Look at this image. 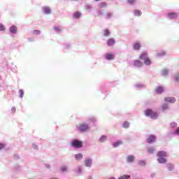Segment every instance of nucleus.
<instances>
[{"mask_svg": "<svg viewBox=\"0 0 179 179\" xmlns=\"http://www.w3.org/2000/svg\"><path fill=\"white\" fill-rule=\"evenodd\" d=\"M157 162L159 163V164H166L167 163V152L166 151H159L157 154Z\"/></svg>", "mask_w": 179, "mask_h": 179, "instance_id": "obj_1", "label": "nucleus"}, {"mask_svg": "<svg viewBox=\"0 0 179 179\" xmlns=\"http://www.w3.org/2000/svg\"><path fill=\"white\" fill-rule=\"evenodd\" d=\"M76 128L77 131L81 134H85L87 132V131L90 130V126L89 125V123H87L86 122H82L79 125H77Z\"/></svg>", "mask_w": 179, "mask_h": 179, "instance_id": "obj_2", "label": "nucleus"}, {"mask_svg": "<svg viewBox=\"0 0 179 179\" xmlns=\"http://www.w3.org/2000/svg\"><path fill=\"white\" fill-rule=\"evenodd\" d=\"M145 114L146 117H149L151 118V120H157V118H159V113H157V112L153 111V110L150 108H148L145 111Z\"/></svg>", "mask_w": 179, "mask_h": 179, "instance_id": "obj_3", "label": "nucleus"}, {"mask_svg": "<svg viewBox=\"0 0 179 179\" xmlns=\"http://www.w3.org/2000/svg\"><path fill=\"white\" fill-rule=\"evenodd\" d=\"M71 146L75 149H80L83 146V142L79 139H73L71 143Z\"/></svg>", "mask_w": 179, "mask_h": 179, "instance_id": "obj_4", "label": "nucleus"}, {"mask_svg": "<svg viewBox=\"0 0 179 179\" xmlns=\"http://www.w3.org/2000/svg\"><path fill=\"white\" fill-rule=\"evenodd\" d=\"M167 17L170 20H174L175 19H177V17H178V14L174 12H169L167 13Z\"/></svg>", "mask_w": 179, "mask_h": 179, "instance_id": "obj_5", "label": "nucleus"}, {"mask_svg": "<svg viewBox=\"0 0 179 179\" xmlns=\"http://www.w3.org/2000/svg\"><path fill=\"white\" fill-rule=\"evenodd\" d=\"M156 136L151 134L148 136V138H147L146 139V142L147 143H149L150 145L152 143H155V142H156Z\"/></svg>", "mask_w": 179, "mask_h": 179, "instance_id": "obj_6", "label": "nucleus"}, {"mask_svg": "<svg viewBox=\"0 0 179 179\" xmlns=\"http://www.w3.org/2000/svg\"><path fill=\"white\" fill-rule=\"evenodd\" d=\"M93 164V159L88 157L85 159V167H87L88 169H90L92 167V165Z\"/></svg>", "mask_w": 179, "mask_h": 179, "instance_id": "obj_7", "label": "nucleus"}, {"mask_svg": "<svg viewBox=\"0 0 179 179\" xmlns=\"http://www.w3.org/2000/svg\"><path fill=\"white\" fill-rule=\"evenodd\" d=\"M126 162L128 164H132L135 162V156L129 155L126 157Z\"/></svg>", "mask_w": 179, "mask_h": 179, "instance_id": "obj_8", "label": "nucleus"}, {"mask_svg": "<svg viewBox=\"0 0 179 179\" xmlns=\"http://www.w3.org/2000/svg\"><path fill=\"white\" fill-rule=\"evenodd\" d=\"M133 65L135 68H138L139 69L143 66V62H141L140 60H134L133 62Z\"/></svg>", "mask_w": 179, "mask_h": 179, "instance_id": "obj_9", "label": "nucleus"}, {"mask_svg": "<svg viewBox=\"0 0 179 179\" xmlns=\"http://www.w3.org/2000/svg\"><path fill=\"white\" fill-rule=\"evenodd\" d=\"M9 33L10 34H17V27L16 25H12L9 27Z\"/></svg>", "mask_w": 179, "mask_h": 179, "instance_id": "obj_10", "label": "nucleus"}, {"mask_svg": "<svg viewBox=\"0 0 179 179\" xmlns=\"http://www.w3.org/2000/svg\"><path fill=\"white\" fill-rule=\"evenodd\" d=\"M164 101L166 103H174L177 101V99L174 96H168L164 99Z\"/></svg>", "mask_w": 179, "mask_h": 179, "instance_id": "obj_11", "label": "nucleus"}, {"mask_svg": "<svg viewBox=\"0 0 179 179\" xmlns=\"http://www.w3.org/2000/svg\"><path fill=\"white\" fill-rule=\"evenodd\" d=\"M104 57L105 59H106L107 61H113V59H114V58L115 57V56L111 53H106L104 55Z\"/></svg>", "mask_w": 179, "mask_h": 179, "instance_id": "obj_12", "label": "nucleus"}, {"mask_svg": "<svg viewBox=\"0 0 179 179\" xmlns=\"http://www.w3.org/2000/svg\"><path fill=\"white\" fill-rule=\"evenodd\" d=\"M141 47H142V45L141 44L140 42H135L133 44V50H134V51H139Z\"/></svg>", "mask_w": 179, "mask_h": 179, "instance_id": "obj_13", "label": "nucleus"}, {"mask_svg": "<svg viewBox=\"0 0 179 179\" xmlns=\"http://www.w3.org/2000/svg\"><path fill=\"white\" fill-rule=\"evenodd\" d=\"M135 89L139 90V89H146V85L141 83H137L134 85Z\"/></svg>", "mask_w": 179, "mask_h": 179, "instance_id": "obj_14", "label": "nucleus"}, {"mask_svg": "<svg viewBox=\"0 0 179 179\" xmlns=\"http://www.w3.org/2000/svg\"><path fill=\"white\" fill-rule=\"evenodd\" d=\"M74 172L78 176H82L83 174V171L82 170V166H78L74 170Z\"/></svg>", "mask_w": 179, "mask_h": 179, "instance_id": "obj_15", "label": "nucleus"}, {"mask_svg": "<svg viewBox=\"0 0 179 179\" xmlns=\"http://www.w3.org/2000/svg\"><path fill=\"white\" fill-rule=\"evenodd\" d=\"M148 58H149V56L148 55V52H143L141 54V55L139 56V59H141V61H144L145 59H147Z\"/></svg>", "mask_w": 179, "mask_h": 179, "instance_id": "obj_16", "label": "nucleus"}, {"mask_svg": "<svg viewBox=\"0 0 179 179\" xmlns=\"http://www.w3.org/2000/svg\"><path fill=\"white\" fill-rule=\"evenodd\" d=\"M85 122L87 124H89V126L90 127L91 124H94V122H96V117L91 116V117H88V119L87 120V121Z\"/></svg>", "mask_w": 179, "mask_h": 179, "instance_id": "obj_17", "label": "nucleus"}, {"mask_svg": "<svg viewBox=\"0 0 179 179\" xmlns=\"http://www.w3.org/2000/svg\"><path fill=\"white\" fill-rule=\"evenodd\" d=\"M42 10L45 15H51V8H50V7H43Z\"/></svg>", "mask_w": 179, "mask_h": 179, "instance_id": "obj_18", "label": "nucleus"}, {"mask_svg": "<svg viewBox=\"0 0 179 179\" xmlns=\"http://www.w3.org/2000/svg\"><path fill=\"white\" fill-rule=\"evenodd\" d=\"M155 150L156 149L153 146H149L147 148V153H148V155H153Z\"/></svg>", "mask_w": 179, "mask_h": 179, "instance_id": "obj_19", "label": "nucleus"}, {"mask_svg": "<svg viewBox=\"0 0 179 179\" xmlns=\"http://www.w3.org/2000/svg\"><path fill=\"white\" fill-rule=\"evenodd\" d=\"M108 140V136H107L106 135H102L99 139V141L101 143H104V142H107V141Z\"/></svg>", "mask_w": 179, "mask_h": 179, "instance_id": "obj_20", "label": "nucleus"}, {"mask_svg": "<svg viewBox=\"0 0 179 179\" xmlns=\"http://www.w3.org/2000/svg\"><path fill=\"white\" fill-rule=\"evenodd\" d=\"M82 17V13L79 12V11H76L75 13H73V19H80V17Z\"/></svg>", "mask_w": 179, "mask_h": 179, "instance_id": "obj_21", "label": "nucleus"}, {"mask_svg": "<svg viewBox=\"0 0 179 179\" xmlns=\"http://www.w3.org/2000/svg\"><path fill=\"white\" fill-rule=\"evenodd\" d=\"M115 44V40L113 38H110L107 41V45H108V47H113Z\"/></svg>", "mask_w": 179, "mask_h": 179, "instance_id": "obj_22", "label": "nucleus"}, {"mask_svg": "<svg viewBox=\"0 0 179 179\" xmlns=\"http://www.w3.org/2000/svg\"><path fill=\"white\" fill-rule=\"evenodd\" d=\"M122 143H123L122 140H117V141L113 143V147L118 148V146H120V145H122Z\"/></svg>", "mask_w": 179, "mask_h": 179, "instance_id": "obj_23", "label": "nucleus"}, {"mask_svg": "<svg viewBox=\"0 0 179 179\" xmlns=\"http://www.w3.org/2000/svg\"><path fill=\"white\" fill-rule=\"evenodd\" d=\"M163 92H164V88L162 86H159L156 89V93H157V94H162V93H163Z\"/></svg>", "mask_w": 179, "mask_h": 179, "instance_id": "obj_24", "label": "nucleus"}, {"mask_svg": "<svg viewBox=\"0 0 179 179\" xmlns=\"http://www.w3.org/2000/svg\"><path fill=\"white\" fill-rule=\"evenodd\" d=\"M75 159H76V160H77V161H80V160H82V159H83V154H82V153L76 154V155H75Z\"/></svg>", "mask_w": 179, "mask_h": 179, "instance_id": "obj_25", "label": "nucleus"}, {"mask_svg": "<svg viewBox=\"0 0 179 179\" xmlns=\"http://www.w3.org/2000/svg\"><path fill=\"white\" fill-rule=\"evenodd\" d=\"M144 64L146 66H150L152 65V60L149 57L144 60Z\"/></svg>", "mask_w": 179, "mask_h": 179, "instance_id": "obj_26", "label": "nucleus"}, {"mask_svg": "<svg viewBox=\"0 0 179 179\" xmlns=\"http://www.w3.org/2000/svg\"><path fill=\"white\" fill-rule=\"evenodd\" d=\"M137 163L138 166H141V167H145L147 164L146 161L145 160H138Z\"/></svg>", "mask_w": 179, "mask_h": 179, "instance_id": "obj_27", "label": "nucleus"}, {"mask_svg": "<svg viewBox=\"0 0 179 179\" xmlns=\"http://www.w3.org/2000/svg\"><path fill=\"white\" fill-rule=\"evenodd\" d=\"M134 16H137V17L142 16V11H141L138 9H136L134 11Z\"/></svg>", "mask_w": 179, "mask_h": 179, "instance_id": "obj_28", "label": "nucleus"}, {"mask_svg": "<svg viewBox=\"0 0 179 179\" xmlns=\"http://www.w3.org/2000/svg\"><path fill=\"white\" fill-rule=\"evenodd\" d=\"M162 76H167L169 75V69H164L161 72Z\"/></svg>", "mask_w": 179, "mask_h": 179, "instance_id": "obj_29", "label": "nucleus"}, {"mask_svg": "<svg viewBox=\"0 0 179 179\" xmlns=\"http://www.w3.org/2000/svg\"><path fill=\"white\" fill-rule=\"evenodd\" d=\"M166 167L169 171H173V170H174V164H167Z\"/></svg>", "mask_w": 179, "mask_h": 179, "instance_id": "obj_30", "label": "nucleus"}, {"mask_svg": "<svg viewBox=\"0 0 179 179\" xmlns=\"http://www.w3.org/2000/svg\"><path fill=\"white\" fill-rule=\"evenodd\" d=\"M169 127L171 128L172 129L177 128V122H171L169 124Z\"/></svg>", "mask_w": 179, "mask_h": 179, "instance_id": "obj_31", "label": "nucleus"}, {"mask_svg": "<svg viewBox=\"0 0 179 179\" xmlns=\"http://www.w3.org/2000/svg\"><path fill=\"white\" fill-rule=\"evenodd\" d=\"M98 6L101 9H103V8H107V3H106L105 2L99 3Z\"/></svg>", "mask_w": 179, "mask_h": 179, "instance_id": "obj_32", "label": "nucleus"}, {"mask_svg": "<svg viewBox=\"0 0 179 179\" xmlns=\"http://www.w3.org/2000/svg\"><path fill=\"white\" fill-rule=\"evenodd\" d=\"M166 110H169V104L167 103H164L162 106V111H166Z\"/></svg>", "mask_w": 179, "mask_h": 179, "instance_id": "obj_33", "label": "nucleus"}, {"mask_svg": "<svg viewBox=\"0 0 179 179\" xmlns=\"http://www.w3.org/2000/svg\"><path fill=\"white\" fill-rule=\"evenodd\" d=\"M60 171H62V173H65V171H68V166H61Z\"/></svg>", "mask_w": 179, "mask_h": 179, "instance_id": "obj_34", "label": "nucleus"}, {"mask_svg": "<svg viewBox=\"0 0 179 179\" xmlns=\"http://www.w3.org/2000/svg\"><path fill=\"white\" fill-rule=\"evenodd\" d=\"M164 55H166V51H161L157 54V56L159 57V58H161V57H164Z\"/></svg>", "mask_w": 179, "mask_h": 179, "instance_id": "obj_35", "label": "nucleus"}, {"mask_svg": "<svg viewBox=\"0 0 179 179\" xmlns=\"http://www.w3.org/2000/svg\"><path fill=\"white\" fill-rule=\"evenodd\" d=\"M104 16L105 19H111L113 17V13H107Z\"/></svg>", "mask_w": 179, "mask_h": 179, "instance_id": "obj_36", "label": "nucleus"}, {"mask_svg": "<svg viewBox=\"0 0 179 179\" xmlns=\"http://www.w3.org/2000/svg\"><path fill=\"white\" fill-rule=\"evenodd\" d=\"M64 50H69L71 48V44L69 43H64L63 45Z\"/></svg>", "mask_w": 179, "mask_h": 179, "instance_id": "obj_37", "label": "nucleus"}, {"mask_svg": "<svg viewBox=\"0 0 179 179\" xmlns=\"http://www.w3.org/2000/svg\"><path fill=\"white\" fill-rule=\"evenodd\" d=\"M123 128H129V122L125 121L122 124Z\"/></svg>", "mask_w": 179, "mask_h": 179, "instance_id": "obj_38", "label": "nucleus"}, {"mask_svg": "<svg viewBox=\"0 0 179 179\" xmlns=\"http://www.w3.org/2000/svg\"><path fill=\"white\" fill-rule=\"evenodd\" d=\"M41 31L38 29H35L33 31V34L35 36H38V34H41Z\"/></svg>", "mask_w": 179, "mask_h": 179, "instance_id": "obj_39", "label": "nucleus"}, {"mask_svg": "<svg viewBox=\"0 0 179 179\" xmlns=\"http://www.w3.org/2000/svg\"><path fill=\"white\" fill-rule=\"evenodd\" d=\"M19 93H20V98L23 99V96H24V92L23 90H19Z\"/></svg>", "mask_w": 179, "mask_h": 179, "instance_id": "obj_40", "label": "nucleus"}, {"mask_svg": "<svg viewBox=\"0 0 179 179\" xmlns=\"http://www.w3.org/2000/svg\"><path fill=\"white\" fill-rule=\"evenodd\" d=\"M31 148L32 149H34V150H38V145H37L36 143H33L31 145Z\"/></svg>", "mask_w": 179, "mask_h": 179, "instance_id": "obj_41", "label": "nucleus"}, {"mask_svg": "<svg viewBox=\"0 0 179 179\" xmlns=\"http://www.w3.org/2000/svg\"><path fill=\"white\" fill-rule=\"evenodd\" d=\"M104 36L105 37H108V36H110V31L108 29L104 30Z\"/></svg>", "mask_w": 179, "mask_h": 179, "instance_id": "obj_42", "label": "nucleus"}, {"mask_svg": "<svg viewBox=\"0 0 179 179\" xmlns=\"http://www.w3.org/2000/svg\"><path fill=\"white\" fill-rule=\"evenodd\" d=\"M54 30L56 33H61V28L59 27H55Z\"/></svg>", "mask_w": 179, "mask_h": 179, "instance_id": "obj_43", "label": "nucleus"}, {"mask_svg": "<svg viewBox=\"0 0 179 179\" xmlns=\"http://www.w3.org/2000/svg\"><path fill=\"white\" fill-rule=\"evenodd\" d=\"M172 135H177L179 136V127H178L173 133H172Z\"/></svg>", "mask_w": 179, "mask_h": 179, "instance_id": "obj_44", "label": "nucleus"}, {"mask_svg": "<svg viewBox=\"0 0 179 179\" xmlns=\"http://www.w3.org/2000/svg\"><path fill=\"white\" fill-rule=\"evenodd\" d=\"M127 2L129 5H134L136 2V0H127Z\"/></svg>", "mask_w": 179, "mask_h": 179, "instance_id": "obj_45", "label": "nucleus"}, {"mask_svg": "<svg viewBox=\"0 0 179 179\" xmlns=\"http://www.w3.org/2000/svg\"><path fill=\"white\" fill-rule=\"evenodd\" d=\"M0 31H5V26L2 24H0Z\"/></svg>", "mask_w": 179, "mask_h": 179, "instance_id": "obj_46", "label": "nucleus"}, {"mask_svg": "<svg viewBox=\"0 0 179 179\" xmlns=\"http://www.w3.org/2000/svg\"><path fill=\"white\" fill-rule=\"evenodd\" d=\"M98 15H99V16H101V15H104V13L103 12V10H99L98 11Z\"/></svg>", "mask_w": 179, "mask_h": 179, "instance_id": "obj_47", "label": "nucleus"}, {"mask_svg": "<svg viewBox=\"0 0 179 179\" xmlns=\"http://www.w3.org/2000/svg\"><path fill=\"white\" fill-rule=\"evenodd\" d=\"M85 8L87 9V10H90L92 9V6L90 5H87L85 6Z\"/></svg>", "mask_w": 179, "mask_h": 179, "instance_id": "obj_48", "label": "nucleus"}, {"mask_svg": "<svg viewBox=\"0 0 179 179\" xmlns=\"http://www.w3.org/2000/svg\"><path fill=\"white\" fill-rule=\"evenodd\" d=\"M5 148V144L0 143V150H2Z\"/></svg>", "mask_w": 179, "mask_h": 179, "instance_id": "obj_49", "label": "nucleus"}, {"mask_svg": "<svg viewBox=\"0 0 179 179\" xmlns=\"http://www.w3.org/2000/svg\"><path fill=\"white\" fill-rule=\"evenodd\" d=\"M28 41H29V43L34 42V38H28Z\"/></svg>", "mask_w": 179, "mask_h": 179, "instance_id": "obj_50", "label": "nucleus"}, {"mask_svg": "<svg viewBox=\"0 0 179 179\" xmlns=\"http://www.w3.org/2000/svg\"><path fill=\"white\" fill-rule=\"evenodd\" d=\"M45 167L46 169H51V166L50 165V164H45Z\"/></svg>", "mask_w": 179, "mask_h": 179, "instance_id": "obj_51", "label": "nucleus"}, {"mask_svg": "<svg viewBox=\"0 0 179 179\" xmlns=\"http://www.w3.org/2000/svg\"><path fill=\"white\" fill-rule=\"evenodd\" d=\"M19 155H17V154H15L14 155V158L16 159V160H17L18 159H19Z\"/></svg>", "mask_w": 179, "mask_h": 179, "instance_id": "obj_52", "label": "nucleus"}, {"mask_svg": "<svg viewBox=\"0 0 179 179\" xmlns=\"http://www.w3.org/2000/svg\"><path fill=\"white\" fill-rule=\"evenodd\" d=\"M11 111H12L13 113H16V108L13 107V108H11Z\"/></svg>", "mask_w": 179, "mask_h": 179, "instance_id": "obj_53", "label": "nucleus"}, {"mask_svg": "<svg viewBox=\"0 0 179 179\" xmlns=\"http://www.w3.org/2000/svg\"><path fill=\"white\" fill-rule=\"evenodd\" d=\"M87 179H93L92 176H88Z\"/></svg>", "mask_w": 179, "mask_h": 179, "instance_id": "obj_54", "label": "nucleus"}, {"mask_svg": "<svg viewBox=\"0 0 179 179\" xmlns=\"http://www.w3.org/2000/svg\"><path fill=\"white\" fill-rule=\"evenodd\" d=\"M108 179H116V178H114V177H110V178H109Z\"/></svg>", "mask_w": 179, "mask_h": 179, "instance_id": "obj_55", "label": "nucleus"}, {"mask_svg": "<svg viewBox=\"0 0 179 179\" xmlns=\"http://www.w3.org/2000/svg\"><path fill=\"white\" fill-rule=\"evenodd\" d=\"M50 179H58V178H50Z\"/></svg>", "mask_w": 179, "mask_h": 179, "instance_id": "obj_56", "label": "nucleus"}, {"mask_svg": "<svg viewBox=\"0 0 179 179\" xmlns=\"http://www.w3.org/2000/svg\"><path fill=\"white\" fill-rule=\"evenodd\" d=\"M29 179H36V178H29Z\"/></svg>", "mask_w": 179, "mask_h": 179, "instance_id": "obj_57", "label": "nucleus"}, {"mask_svg": "<svg viewBox=\"0 0 179 179\" xmlns=\"http://www.w3.org/2000/svg\"><path fill=\"white\" fill-rule=\"evenodd\" d=\"M71 1H77V0H71Z\"/></svg>", "mask_w": 179, "mask_h": 179, "instance_id": "obj_58", "label": "nucleus"}, {"mask_svg": "<svg viewBox=\"0 0 179 179\" xmlns=\"http://www.w3.org/2000/svg\"><path fill=\"white\" fill-rule=\"evenodd\" d=\"M95 1H100V0H95Z\"/></svg>", "mask_w": 179, "mask_h": 179, "instance_id": "obj_59", "label": "nucleus"}]
</instances>
